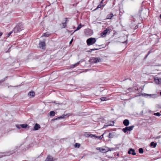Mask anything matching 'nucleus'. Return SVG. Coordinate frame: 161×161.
I'll use <instances>...</instances> for the list:
<instances>
[{
  "mask_svg": "<svg viewBox=\"0 0 161 161\" xmlns=\"http://www.w3.org/2000/svg\"><path fill=\"white\" fill-rule=\"evenodd\" d=\"M160 136H159L156 137L157 138H159L160 137Z\"/></svg>",
  "mask_w": 161,
  "mask_h": 161,
  "instance_id": "obj_40",
  "label": "nucleus"
},
{
  "mask_svg": "<svg viewBox=\"0 0 161 161\" xmlns=\"http://www.w3.org/2000/svg\"><path fill=\"white\" fill-rule=\"evenodd\" d=\"M113 14H108L107 16V18L108 19H111L113 17Z\"/></svg>",
  "mask_w": 161,
  "mask_h": 161,
  "instance_id": "obj_16",
  "label": "nucleus"
},
{
  "mask_svg": "<svg viewBox=\"0 0 161 161\" xmlns=\"http://www.w3.org/2000/svg\"><path fill=\"white\" fill-rule=\"evenodd\" d=\"M104 1L103 0H102V1H101V3H100V4H102L103 3V1Z\"/></svg>",
  "mask_w": 161,
  "mask_h": 161,
  "instance_id": "obj_41",
  "label": "nucleus"
},
{
  "mask_svg": "<svg viewBox=\"0 0 161 161\" xmlns=\"http://www.w3.org/2000/svg\"><path fill=\"white\" fill-rule=\"evenodd\" d=\"M112 124L110 123L106 124L103 126V128H106V127L109 126H112L114 125V122L112 121Z\"/></svg>",
  "mask_w": 161,
  "mask_h": 161,
  "instance_id": "obj_13",
  "label": "nucleus"
},
{
  "mask_svg": "<svg viewBox=\"0 0 161 161\" xmlns=\"http://www.w3.org/2000/svg\"><path fill=\"white\" fill-rule=\"evenodd\" d=\"M73 38H72L71 40V41L69 42V44H71L72 42H73Z\"/></svg>",
  "mask_w": 161,
  "mask_h": 161,
  "instance_id": "obj_39",
  "label": "nucleus"
},
{
  "mask_svg": "<svg viewBox=\"0 0 161 161\" xmlns=\"http://www.w3.org/2000/svg\"><path fill=\"white\" fill-rule=\"evenodd\" d=\"M81 27V24H80L77 27L76 29L75 30L74 32H75V31H76L78 30H79L80 28Z\"/></svg>",
  "mask_w": 161,
  "mask_h": 161,
  "instance_id": "obj_24",
  "label": "nucleus"
},
{
  "mask_svg": "<svg viewBox=\"0 0 161 161\" xmlns=\"http://www.w3.org/2000/svg\"><path fill=\"white\" fill-rule=\"evenodd\" d=\"M160 17L161 19V14H160Z\"/></svg>",
  "mask_w": 161,
  "mask_h": 161,
  "instance_id": "obj_47",
  "label": "nucleus"
},
{
  "mask_svg": "<svg viewBox=\"0 0 161 161\" xmlns=\"http://www.w3.org/2000/svg\"><path fill=\"white\" fill-rule=\"evenodd\" d=\"M66 115H62L61 117H58V118H56V119H60V118H62V119H63V118H65V116H66Z\"/></svg>",
  "mask_w": 161,
  "mask_h": 161,
  "instance_id": "obj_28",
  "label": "nucleus"
},
{
  "mask_svg": "<svg viewBox=\"0 0 161 161\" xmlns=\"http://www.w3.org/2000/svg\"><path fill=\"white\" fill-rule=\"evenodd\" d=\"M15 126H16V127L17 128H18V129H20V128H21V126H20V125H15Z\"/></svg>",
  "mask_w": 161,
  "mask_h": 161,
  "instance_id": "obj_35",
  "label": "nucleus"
},
{
  "mask_svg": "<svg viewBox=\"0 0 161 161\" xmlns=\"http://www.w3.org/2000/svg\"><path fill=\"white\" fill-rule=\"evenodd\" d=\"M124 125L126 126H127L129 125V121L128 119H125L123 122Z\"/></svg>",
  "mask_w": 161,
  "mask_h": 161,
  "instance_id": "obj_7",
  "label": "nucleus"
},
{
  "mask_svg": "<svg viewBox=\"0 0 161 161\" xmlns=\"http://www.w3.org/2000/svg\"><path fill=\"white\" fill-rule=\"evenodd\" d=\"M160 112L161 113V111H160Z\"/></svg>",
  "mask_w": 161,
  "mask_h": 161,
  "instance_id": "obj_50",
  "label": "nucleus"
},
{
  "mask_svg": "<svg viewBox=\"0 0 161 161\" xmlns=\"http://www.w3.org/2000/svg\"><path fill=\"white\" fill-rule=\"evenodd\" d=\"M1 157H0V158H1Z\"/></svg>",
  "mask_w": 161,
  "mask_h": 161,
  "instance_id": "obj_51",
  "label": "nucleus"
},
{
  "mask_svg": "<svg viewBox=\"0 0 161 161\" xmlns=\"http://www.w3.org/2000/svg\"><path fill=\"white\" fill-rule=\"evenodd\" d=\"M98 49H97V48L92 49H91L90 50V51H89V52H92L93 51H94V50H98Z\"/></svg>",
  "mask_w": 161,
  "mask_h": 161,
  "instance_id": "obj_37",
  "label": "nucleus"
},
{
  "mask_svg": "<svg viewBox=\"0 0 161 161\" xmlns=\"http://www.w3.org/2000/svg\"><path fill=\"white\" fill-rule=\"evenodd\" d=\"M109 30L108 29H106L102 33H101V36H105L108 31Z\"/></svg>",
  "mask_w": 161,
  "mask_h": 161,
  "instance_id": "obj_9",
  "label": "nucleus"
},
{
  "mask_svg": "<svg viewBox=\"0 0 161 161\" xmlns=\"http://www.w3.org/2000/svg\"><path fill=\"white\" fill-rule=\"evenodd\" d=\"M94 135L93 134H90V135H89V136L91 137V138H92L93 137H94Z\"/></svg>",
  "mask_w": 161,
  "mask_h": 161,
  "instance_id": "obj_38",
  "label": "nucleus"
},
{
  "mask_svg": "<svg viewBox=\"0 0 161 161\" xmlns=\"http://www.w3.org/2000/svg\"><path fill=\"white\" fill-rule=\"evenodd\" d=\"M13 32H14L13 31H12L9 32V33H8V34L7 37H8Z\"/></svg>",
  "mask_w": 161,
  "mask_h": 161,
  "instance_id": "obj_34",
  "label": "nucleus"
},
{
  "mask_svg": "<svg viewBox=\"0 0 161 161\" xmlns=\"http://www.w3.org/2000/svg\"><path fill=\"white\" fill-rule=\"evenodd\" d=\"M39 45L40 48L42 49H44L46 46L45 43L44 42H41L39 43Z\"/></svg>",
  "mask_w": 161,
  "mask_h": 161,
  "instance_id": "obj_4",
  "label": "nucleus"
},
{
  "mask_svg": "<svg viewBox=\"0 0 161 161\" xmlns=\"http://www.w3.org/2000/svg\"><path fill=\"white\" fill-rule=\"evenodd\" d=\"M28 95L30 97H32L35 95V92H30L28 94Z\"/></svg>",
  "mask_w": 161,
  "mask_h": 161,
  "instance_id": "obj_10",
  "label": "nucleus"
},
{
  "mask_svg": "<svg viewBox=\"0 0 161 161\" xmlns=\"http://www.w3.org/2000/svg\"><path fill=\"white\" fill-rule=\"evenodd\" d=\"M45 161H53V158L52 157L48 156Z\"/></svg>",
  "mask_w": 161,
  "mask_h": 161,
  "instance_id": "obj_14",
  "label": "nucleus"
},
{
  "mask_svg": "<svg viewBox=\"0 0 161 161\" xmlns=\"http://www.w3.org/2000/svg\"><path fill=\"white\" fill-rule=\"evenodd\" d=\"M102 148H101V147H97V148H96V149L97 150H99L100 151V152H101Z\"/></svg>",
  "mask_w": 161,
  "mask_h": 161,
  "instance_id": "obj_36",
  "label": "nucleus"
},
{
  "mask_svg": "<svg viewBox=\"0 0 161 161\" xmlns=\"http://www.w3.org/2000/svg\"><path fill=\"white\" fill-rule=\"evenodd\" d=\"M111 150L109 148L107 147H105V148H102L101 152L102 153H106L108 151H111Z\"/></svg>",
  "mask_w": 161,
  "mask_h": 161,
  "instance_id": "obj_5",
  "label": "nucleus"
},
{
  "mask_svg": "<svg viewBox=\"0 0 161 161\" xmlns=\"http://www.w3.org/2000/svg\"><path fill=\"white\" fill-rule=\"evenodd\" d=\"M80 144L76 143L75 144V147H80Z\"/></svg>",
  "mask_w": 161,
  "mask_h": 161,
  "instance_id": "obj_32",
  "label": "nucleus"
},
{
  "mask_svg": "<svg viewBox=\"0 0 161 161\" xmlns=\"http://www.w3.org/2000/svg\"><path fill=\"white\" fill-rule=\"evenodd\" d=\"M103 0L104 1V0Z\"/></svg>",
  "mask_w": 161,
  "mask_h": 161,
  "instance_id": "obj_52",
  "label": "nucleus"
},
{
  "mask_svg": "<svg viewBox=\"0 0 161 161\" xmlns=\"http://www.w3.org/2000/svg\"><path fill=\"white\" fill-rule=\"evenodd\" d=\"M128 128V127H126L123 129L122 130L125 133H126L127 131H129Z\"/></svg>",
  "mask_w": 161,
  "mask_h": 161,
  "instance_id": "obj_21",
  "label": "nucleus"
},
{
  "mask_svg": "<svg viewBox=\"0 0 161 161\" xmlns=\"http://www.w3.org/2000/svg\"><path fill=\"white\" fill-rule=\"evenodd\" d=\"M9 49H8V50L6 52H9Z\"/></svg>",
  "mask_w": 161,
  "mask_h": 161,
  "instance_id": "obj_45",
  "label": "nucleus"
},
{
  "mask_svg": "<svg viewBox=\"0 0 161 161\" xmlns=\"http://www.w3.org/2000/svg\"><path fill=\"white\" fill-rule=\"evenodd\" d=\"M134 127V126L133 125L129 127H128V128L129 131H130L131 130H132L133 127Z\"/></svg>",
  "mask_w": 161,
  "mask_h": 161,
  "instance_id": "obj_23",
  "label": "nucleus"
},
{
  "mask_svg": "<svg viewBox=\"0 0 161 161\" xmlns=\"http://www.w3.org/2000/svg\"><path fill=\"white\" fill-rule=\"evenodd\" d=\"M151 52L150 51H149L148 52V53L146 55L145 57V59H146L147 58V56H148V55L151 53Z\"/></svg>",
  "mask_w": 161,
  "mask_h": 161,
  "instance_id": "obj_31",
  "label": "nucleus"
},
{
  "mask_svg": "<svg viewBox=\"0 0 161 161\" xmlns=\"http://www.w3.org/2000/svg\"><path fill=\"white\" fill-rule=\"evenodd\" d=\"M127 41V40H126L124 42H123V43H125V42H126Z\"/></svg>",
  "mask_w": 161,
  "mask_h": 161,
  "instance_id": "obj_42",
  "label": "nucleus"
},
{
  "mask_svg": "<svg viewBox=\"0 0 161 161\" xmlns=\"http://www.w3.org/2000/svg\"><path fill=\"white\" fill-rule=\"evenodd\" d=\"M114 136V132L110 133H109L108 137L109 138H112Z\"/></svg>",
  "mask_w": 161,
  "mask_h": 161,
  "instance_id": "obj_17",
  "label": "nucleus"
},
{
  "mask_svg": "<svg viewBox=\"0 0 161 161\" xmlns=\"http://www.w3.org/2000/svg\"><path fill=\"white\" fill-rule=\"evenodd\" d=\"M105 133H104L103 134V135H101V136H96V138H98L99 139H102V138H103V135L105 134Z\"/></svg>",
  "mask_w": 161,
  "mask_h": 161,
  "instance_id": "obj_26",
  "label": "nucleus"
},
{
  "mask_svg": "<svg viewBox=\"0 0 161 161\" xmlns=\"http://www.w3.org/2000/svg\"><path fill=\"white\" fill-rule=\"evenodd\" d=\"M49 35V34L48 33L46 32V33H44L43 34V36H45L46 37H48V36Z\"/></svg>",
  "mask_w": 161,
  "mask_h": 161,
  "instance_id": "obj_27",
  "label": "nucleus"
},
{
  "mask_svg": "<svg viewBox=\"0 0 161 161\" xmlns=\"http://www.w3.org/2000/svg\"><path fill=\"white\" fill-rule=\"evenodd\" d=\"M128 153L129 154H131L133 155H136L135 150L132 148H130V149L129 150L128 152Z\"/></svg>",
  "mask_w": 161,
  "mask_h": 161,
  "instance_id": "obj_6",
  "label": "nucleus"
},
{
  "mask_svg": "<svg viewBox=\"0 0 161 161\" xmlns=\"http://www.w3.org/2000/svg\"><path fill=\"white\" fill-rule=\"evenodd\" d=\"M65 19H66V20H65V22L63 23H62L63 27V28H64L66 26V25H67V23L66 22L68 21L67 20V19H68L67 18H66Z\"/></svg>",
  "mask_w": 161,
  "mask_h": 161,
  "instance_id": "obj_18",
  "label": "nucleus"
},
{
  "mask_svg": "<svg viewBox=\"0 0 161 161\" xmlns=\"http://www.w3.org/2000/svg\"><path fill=\"white\" fill-rule=\"evenodd\" d=\"M102 6L101 5V4H99L98 6L97 7V8L94 10H97V9L98 8H101L102 7Z\"/></svg>",
  "mask_w": 161,
  "mask_h": 161,
  "instance_id": "obj_30",
  "label": "nucleus"
},
{
  "mask_svg": "<svg viewBox=\"0 0 161 161\" xmlns=\"http://www.w3.org/2000/svg\"><path fill=\"white\" fill-rule=\"evenodd\" d=\"M96 41V40L95 38H90L87 39L86 42L88 45H91L95 43Z\"/></svg>",
  "mask_w": 161,
  "mask_h": 161,
  "instance_id": "obj_1",
  "label": "nucleus"
},
{
  "mask_svg": "<svg viewBox=\"0 0 161 161\" xmlns=\"http://www.w3.org/2000/svg\"><path fill=\"white\" fill-rule=\"evenodd\" d=\"M100 100L102 101H104L107 100V98L105 97H101L100 98Z\"/></svg>",
  "mask_w": 161,
  "mask_h": 161,
  "instance_id": "obj_22",
  "label": "nucleus"
},
{
  "mask_svg": "<svg viewBox=\"0 0 161 161\" xmlns=\"http://www.w3.org/2000/svg\"><path fill=\"white\" fill-rule=\"evenodd\" d=\"M2 35V32H0V36H1Z\"/></svg>",
  "mask_w": 161,
  "mask_h": 161,
  "instance_id": "obj_43",
  "label": "nucleus"
},
{
  "mask_svg": "<svg viewBox=\"0 0 161 161\" xmlns=\"http://www.w3.org/2000/svg\"><path fill=\"white\" fill-rule=\"evenodd\" d=\"M23 29V27L21 25H17L14 28L13 31L14 33L19 32Z\"/></svg>",
  "mask_w": 161,
  "mask_h": 161,
  "instance_id": "obj_2",
  "label": "nucleus"
},
{
  "mask_svg": "<svg viewBox=\"0 0 161 161\" xmlns=\"http://www.w3.org/2000/svg\"><path fill=\"white\" fill-rule=\"evenodd\" d=\"M90 60L92 63H97L101 62V59L99 58H92Z\"/></svg>",
  "mask_w": 161,
  "mask_h": 161,
  "instance_id": "obj_3",
  "label": "nucleus"
},
{
  "mask_svg": "<svg viewBox=\"0 0 161 161\" xmlns=\"http://www.w3.org/2000/svg\"><path fill=\"white\" fill-rule=\"evenodd\" d=\"M160 94L161 95V92H160Z\"/></svg>",
  "mask_w": 161,
  "mask_h": 161,
  "instance_id": "obj_49",
  "label": "nucleus"
},
{
  "mask_svg": "<svg viewBox=\"0 0 161 161\" xmlns=\"http://www.w3.org/2000/svg\"><path fill=\"white\" fill-rule=\"evenodd\" d=\"M5 79H4L3 80H2V82H3L4 80Z\"/></svg>",
  "mask_w": 161,
  "mask_h": 161,
  "instance_id": "obj_46",
  "label": "nucleus"
},
{
  "mask_svg": "<svg viewBox=\"0 0 161 161\" xmlns=\"http://www.w3.org/2000/svg\"><path fill=\"white\" fill-rule=\"evenodd\" d=\"M80 62H79L77 63H76L73 65V67H75L76 66H77L78 65V64L80 63Z\"/></svg>",
  "mask_w": 161,
  "mask_h": 161,
  "instance_id": "obj_33",
  "label": "nucleus"
},
{
  "mask_svg": "<svg viewBox=\"0 0 161 161\" xmlns=\"http://www.w3.org/2000/svg\"><path fill=\"white\" fill-rule=\"evenodd\" d=\"M94 137H95L96 138V136H96V135H94Z\"/></svg>",
  "mask_w": 161,
  "mask_h": 161,
  "instance_id": "obj_44",
  "label": "nucleus"
},
{
  "mask_svg": "<svg viewBox=\"0 0 161 161\" xmlns=\"http://www.w3.org/2000/svg\"><path fill=\"white\" fill-rule=\"evenodd\" d=\"M130 88H128V90H129V89H130Z\"/></svg>",
  "mask_w": 161,
  "mask_h": 161,
  "instance_id": "obj_48",
  "label": "nucleus"
},
{
  "mask_svg": "<svg viewBox=\"0 0 161 161\" xmlns=\"http://www.w3.org/2000/svg\"><path fill=\"white\" fill-rule=\"evenodd\" d=\"M155 82L158 84H161V79H155Z\"/></svg>",
  "mask_w": 161,
  "mask_h": 161,
  "instance_id": "obj_8",
  "label": "nucleus"
},
{
  "mask_svg": "<svg viewBox=\"0 0 161 161\" xmlns=\"http://www.w3.org/2000/svg\"><path fill=\"white\" fill-rule=\"evenodd\" d=\"M154 115H156L158 116H159L161 115V114H160L159 113H158V112L154 113Z\"/></svg>",
  "mask_w": 161,
  "mask_h": 161,
  "instance_id": "obj_29",
  "label": "nucleus"
},
{
  "mask_svg": "<svg viewBox=\"0 0 161 161\" xmlns=\"http://www.w3.org/2000/svg\"><path fill=\"white\" fill-rule=\"evenodd\" d=\"M40 128V125L37 124H35V126L34 127V130H37Z\"/></svg>",
  "mask_w": 161,
  "mask_h": 161,
  "instance_id": "obj_12",
  "label": "nucleus"
},
{
  "mask_svg": "<svg viewBox=\"0 0 161 161\" xmlns=\"http://www.w3.org/2000/svg\"><path fill=\"white\" fill-rule=\"evenodd\" d=\"M139 152L140 153H143V148H140L139 149Z\"/></svg>",
  "mask_w": 161,
  "mask_h": 161,
  "instance_id": "obj_25",
  "label": "nucleus"
},
{
  "mask_svg": "<svg viewBox=\"0 0 161 161\" xmlns=\"http://www.w3.org/2000/svg\"><path fill=\"white\" fill-rule=\"evenodd\" d=\"M145 95L147 96H150L152 98H155L157 97V95L156 94H145Z\"/></svg>",
  "mask_w": 161,
  "mask_h": 161,
  "instance_id": "obj_11",
  "label": "nucleus"
},
{
  "mask_svg": "<svg viewBox=\"0 0 161 161\" xmlns=\"http://www.w3.org/2000/svg\"><path fill=\"white\" fill-rule=\"evenodd\" d=\"M49 114L50 116L53 117L55 115V112L53 111H51L50 112Z\"/></svg>",
  "mask_w": 161,
  "mask_h": 161,
  "instance_id": "obj_19",
  "label": "nucleus"
},
{
  "mask_svg": "<svg viewBox=\"0 0 161 161\" xmlns=\"http://www.w3.org/2000/svg\"><path fill=\"white\" fill-rule=\"evenodd\" d=\"M157 145V143L154 142H152L150 143V146L153 147H155Z\"/></svg>",
  "mask_w": 161,
  "mask_h": 161,
  "instance_id": "obj_15",
  "label": "nucleus"
},
{
  "mask_svg": "<svg viewBox=\"0 0 161 161\" xmlns=\"http://www.w3.org/2000/svg\"><path fill=\"white\" fill-rule=\"evenodd\" d=\"M28 125L26 124H21L20 125L21 127L22 128H25L27 127Z\"/></svg>",
  "mask_w": 161,
  "mask_h": 161,
  "instance_id": "obj_20",
  "label": "nucleus"
}]
</instances>
